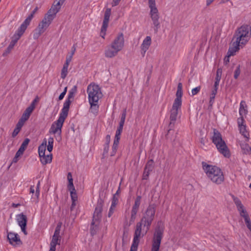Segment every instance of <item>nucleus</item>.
Masks as SVG:
<instances>
[{"instance_id": "nucleus-1", "label": "nucleus", "mask_w": 251, "mask_h": 251, "mask_svg": "<svg viewBox=\"0 0 251 251\" xmlns=\"http://www.w3.org/2000/svg\"><path fill=\"white\" fill-rule=\"evenodd\" d=\"M155 213V207L154 205H150L143 214L140 222L136 224L133 240L140 242L149 230L154 219Z\"/></svg>"}, {"instance_id": "nucleus-17", "label": "nucleus", "mask_w": 251, "mask_h": 251, "mask_svg": "<svg viewBox=\"0 0 251 251\" xmlns=\"http://www.w3.org/2000/svg\"><path fill=\"white\" fill-rule=\"evenodd\" d=\"M16 220L18 225L20 226L22 231L25 234H27L26 226L27 224V217L23 213L18 214L16 216Z\"/></svg>"}, {"instance_id": "nucleus-57", "label": "nucleus", "mask_w": 251, "mask_h": 251, "mask_svg": "<svg viewBox=\"0 0 251 251\" xmlns=\"http://www.w3.org/2000/svg\"><path fill=\"white\" fill-rule=\"evenodd\" d=\"M67 178H68V180H73L72 174H71V173H69L68 174Z\"/></svg>"}, {"instance_id": "nucleus-18", "label": "nucleus", "mask_w": 251, "mask_h": 251, "mask_svg": "<svg viewBox=\"0 0 251 251\" xmlns=\"http://www.w3.org/2000/svg\"><path fill=\"white\" fill-rule=\"evenodd\" d=\"M35 100H34L31 103V104L27 108H26V109L23 114L22 117L19 120V122L24 124L25 121L28 119L30 114L35 108Z\"/></svg>"}, {"instance_id": "nucleus-12", "label": "nucleus", "mask_w": 251, "mask_h": 251, "mask_svg": "<svg viewBox=\"0 0 251 251\" xmlns=\"http://www.w3.org/2000/svg\"><path fill=\"white\" fill-rule=\"evenodd\" d=\"M61 226L57 225L56 227L55 230L52 236L51 241L50 244V249L49 251H55V247L56 245H59L60 242V231Z\"/></svg>"}, {"instance_id": "nucleus-7", "label": "nucleus", "mask_w": 251, "mask_h": 251, "mask_svg": "<svg viewBox=\"0 0 251 251\" xmlns=\"http://www.w3.org/2000/svg\"><path fill=\"white\" fill-rule=\"evenodd\" d=\"M148 6L150 9L149 15L152 21L153 29L154 31L157 33L160 27V24L159 21L160 14L155 0H148Z\"/></svg>"}, {"instance_id": "nucleus-8", "label": "nucleus", "mask_w": 251, "mask_h": 251, "mask_svg": "<svg viewBox=\"0 0 251 251\" xmlns=\"http://www.w3.org/2000/svg\"><path fill=\"white\" fill-rule=\"evenodd\" d=\"M55 17L48 12L44 16V18L39 24L37 28L33 33V38L38 39L43 33L51 23Z\"/></svg>"}, {"instance_id": "nucleus-36", "label": "nucleus", "mask_w": 251, "mask_h": 251, "mask_svg": "<svg viewBox=\"0 0 251 251\" xmlns=\"http://www.w3.org/2000/svg\"><path fill=\"white\" fill-rule=\"evenodd\" d=\"M24 152V151H21V150L19 149L17 152H16L15 157L13 158L12 160V163H17L19 160V158L23 154Z\"/></svg>"}, {"instance_id": "nucleus-15", "label": "nucleus", "mask_w": 251, "mask_h": 251, "mask_svg": "<svg viewBox=\"0 0 251 251\" xmlns=\"http://www.w3.org/2000/svg\"><path fill=\"white\" fill-rule=\"evenodd\" d=\"M141 197L140 196H138L135 201L134 204H133L131 211L130 224L133 223L137 218V215L139 211L141 203Z\"/></svg>"}, {"instance_id": "nucleus-64", "label": "nucleus", "mask_w": 251, "mask_h": 251, "mask_svg": "<svg viewBox=\"0 0 251 251\" xmlns=\"http://www.w3.org/2000/svg\"><path fill=\"white\" fill-rule=\"evenodd\" d=\"M249 187L251 189V183L250 184Z\"/></svg>"}, {"instance_id": "nucleus-62", "label": "nucleus", "mask_w": 251, "mask_h": 251, "mask_svg": "<svg viewBox=\"0 0 251 251\" xmlns=\"http://www.w3.org/2000/svg\"><path fill=\"white\" fill-rule=\"evenodd\" d=\"M106 141L108 142V144L109 143L110 140V136L109 135L106 136Z\"/></svg>"}, {"instance_id": "nucleus-9", "label": "nucleus", "mask_w": 251, "mask_h": 251, "mask_svg": "<svg viewBox=\"0 0 251 251\" xmlns=\"http://www.w3.org/2000/svg\"><path fill=\"white\" fill-rule=\"evenodd\" d=\"M65 119V118L59 116L58 119L52 124L49 129V133L54 135L56 139L58 141L61 139L62 127Z\"/></svg>"}, {"instance_id": "nucleus-51", "label": "nucleus", "mask_w": 251, "mask_h": 251, "mask_svg": "<svg viewBox=\"0 0 251 251\" xmlns=\"http://www.w3.org/2000/svg\"><path fill=\"white\" fill-rule=\"evenodd\" d=\"M220 81V79H215V82L214 83V88L213 89L218 90Z\"/></svg>"}, {"instance_id": "nucleus-20", "label": "nucleus", "mask_w": 251, "mask_h": 251, "mask_svg": "<svg viewBox=\"0 0 251 251\" xmlns=\"http://www.w3.org/2000/svg\"><path fill=\"white\" fill-rule=\"evenodd\" d=\"M151 44V38L150 36H146L143 40L140 46L141 54L143 56H145L147 51L150 48Z\"/></svg>"}, {"instance_id": "nucleus-39", "label": "nucleus", "mask_w": 251, "mask_h": 251, "mask_svg": "<svg viewBox=\"0 0 251 251\" xmlns=\"http://www.w3.org/2000/svg\"><path fill=\"white\" fill-rule=\"evenodd\" d=\"M217 90L215 89H213V90L211 91V93L210 94V101H209V103L211 105H212L214 102V99H215V96L217 94Z\"/></svg>"}, {"instance_id": "nucleus-10", "label": "nucleus", "mask_w": 251, "mask_h": 251, "mask_svg": "<svg viewBox=\"0 0 251 251\" xmlns=\"http://www.w3.org/2000/svg\"><path fill=\"white\" fill-rule=\"evenodd\" d=\"M233 201L237 207L238 210L239 211L241 216L244 218L248 228L251 231V223L248 215L247 213L246 210L244 209V206L242 204L241 201L238 198H234Z\"/></svg>"}, {"instance_id": "nucleus-38", "label": "nucleus", "mask_w": 251, "mask_h": 251, "mask_svg": "<svg viewBox=\"0 0 251 251\" xmlns=\"http://www.w3.org/2000/svg\"><path fill=\"white\" fill-rule=\"evenodd\" d=\"M241 149L243 152L245 154H248L250 153L251 151V147H250L247 144H243L241 145Z\"/></svg>"}, {"instance_id": "nucleus-45", "label": "nucleus", "mask_w": 251, "mask_h": 251, "mask_svg": "<svg viewBox=\"0 0 251 251\" xmlns=\"http://www.w3.org/2000/svg\"><path fill=\"white\" fill-rule=\"evenodd\" d=\"M222 74V69L221 68H218L216 72V76L215 79H220Z\"/></svg>"}, {"instance_id": "nucleus-41", "label": "nucleus", "mask_w": 251, "mask_h": 251, "mask_svg": "<svg viewBox=\"0 0 251 251\" xmlns=\"http://www.w3.org/2000/svg\"><path fill=\"white\" fill-rule=\"evenodd\" d=\"M29 142V140L28 138L25 139L24 141V142L22 143L19 149L21 150V151H25V150L27 148V146Z\"/></svg>"}, {"instance_id": "nucleus-52", "label": "nucleus", "mask_w": 251, "mask_h": 251, "mask_svg": "<svg viewBox=\"0 0 251 251\" xmlns=\"http://www.w3.org/2000/svg\"><path fill=\"white\" fill-rule=\"evenodd\" d=\"M39 185H40V182H39L37 185L36 194H35V196L37 198L38 197L39 194H40Z\"/></svg>"}, {"instance_id": "nucleus-55", "label": "nucleus", "mask_w": 251, "mask_h": 251, "mask_svg": "<svg viewBox=\"0 0 251 251\" xmlns=\"http://www.w3.org/2000/svg\"><path fill=\"white\" fill-rule=\"evenodd\" d=\"M75 51V48L74 46L72 48L71 53H70V54L69 56H71V57L73 58V56L74 55Z\"/></svg>"}, {"instance_id": "nucleus-61", "label": "nucleus", "mask_w": 251, "mask_h": 251, "mask_svg": "<svg viewBox=\"0 0 251 251\" xmlns=\"http://www.w3.org/2000/svg\"><path fill=\"white\" fill-rule=\"evenodd\" d=\"M30 192L32 194H33L34 193V188L33 186H31L30 188Z\"/></svg>"}, {"instance_id": "nucleus-5", "label": "nucleus", "mask_w": 251, "mask_h": 251, "mask_svg": "<svg viewBox=\"0 0 251 251\" xmlns=\"http://www.w3.org/2000/svg\"><path fill=\"white\" fill-rule=\"evenodd\" d=\"M202 168L207 176L213 183L220 184L224 181L223 173L219 167L203 162Z\"/></svg>"}, {"instance_id": "nucleus-4", "label": "nucleus", "mask_w": 251, "mask_h": 251, "mask_svg": "<svg viewBox=\"0 0 251 251\" xmlns=\"http://www.w3.org/2000/svg\"><path fill=\"white\" fill-rule=\"evenodd\" d=\"M125 46V39L122 33H119L113 41L108 45L104 52V56L112 58L117 55L123 50Z\"/></svg>"}, {"instance_id": "nucleus-23", "label": "nucleus", "mask_w": 251, "mask_h": 251, "mask_svg": "<svg viewBox=\"0 0 251 251\" xmlns=\"http://www.w3.org/2000/svg\"><path fill=\"white\" fill-rule=\"evenodd\" d=\"M72 102V100L70 99H67L63 104V107L62 109H61V111L60 113L59 114V116L61 117H62L64 118H66L68 114V111L70 107V105Z\"/></svg>"}, {"instance_id": "nucleus-14", "label": "nucleus", "mask_w": 251, "mask_h": 251, "mask_svg": "<svg viewBox=\"0 0 251 251\" xmlns=\"http://www.w3.org/2000/svg\"><path fill=\"white\" fill-rule=\"evenodd\" d=\"M110 15L111 9L110 8H107L104 12L103 21L100 33V36L103 38H104V36L106 34Z\"/></svg>"}, {"instance_id": "nucleus-33", "label": "nucleus", "mask_w": 251, "mask_h": 251, "mask_svg": "<svg viewBox=\"0 0 251 251\" xmlns=\"http://www.w3.org/2000/svg\"><path fill=\"white\" fill-rule=\"evenodd\" d=\"M182 94V84L181 83H179L177 85V91L176 93V98L175 99L181 100Z\"/></svg>"}, {"instance_id": "nucleus-30", "label": "nucleus", "mask_w": 251, "mask_h": 251, "mask_svg": "<svg viewBox=\"0 0 251 251\" xmlns=\"http://www.w3.org/2000/svg\"><path fill=\"white\" fill-rule=\"evenodd\" d=\"M120 139V136L115 135L113 145L112 146V151L111 152V156L114 155L117 151Z\"/></svg>"}, {"instance_id": "nucleus-11", "label": "nucleus", "mask_w": 251, "mask_h": 251, "mask_svg": "<svg viewBox=\"0 0 251 251\" xmlns=\"http://www.w3.org/2000/svg\"><path fill=\"white\" fill-rule=\"evenodd\" d=\"M162 236V230L158 229L155 231L153 238L151 251H159Z\"/></svg>"}, {"instance_id": "nucleus-43", "label": "nucleus", "mask_w": 251, "mask_h": 251, "mask_svg": "<svg viewBox=\"0 0 251 251\" xmlns=\"http://www.w3.org/2000/svg\"><path fill=\"white\" fill-rule=\"evenodd\" d=\"M18 40H17L16 38L13 37V39L12 40L11 42L10 43V45H9L7 48L8 52H10V50L13 49V47L14 46L15 44Z\"/></svg>"}, {"instance_id": "nucleus-3", "label": "nucleus", "mask_w": 251, "mask_h": 251, "mask_svg": "<svg viewBox=\"0 0 251 251\" xmlns=\"http://www.w3.org/2000/svg\"><path fill=\"white\" fill-rule=\"evenodd\" d=\"M88 101L90 105V111L94 114H97L99 111V101L103 97L101 90L98 84L91 83L87 88Z\"/></svg>"}, {"instance_id": "nucleus-13", "label": "nucleus", "mask_w": 251, "mask_h": 251, "mask_svg": "<svg viewBox=\"0 0 251 251\" xmlns=\"http://www.w3.org/2000/svg\"><path fill=\"white\" fill-rule=\"evenodd\" d=\"M237 124L240 133L248 141L250 139V134L247 129L245 121L243 118H238Z\"/></svg>"}, {"instance_id": "nucleus-19", "label": "nucleus", "mask_w": 251, "mask_h": 251, "mask_svg": "<svg viewBox=\"0 0 251 251\" xmlns=\"http://www.w3.org/2000/svg\"><path fill=\"white\" fill-rule=\"evenodd\" d=\"M7 238L10 244L14 246H18L22 244L20 237L17 233L10 232L8 233Z\"/></svg>"}, {"instance_id": "nucleus-60", "label": "nucleus", "mask_w": 251, "mask_h": 251, "mask_svg": "<svg viewBox=\"0 0 251 251\" xmlns=\"http://www.w3.org/2000/svg\"><path fill=\"white\" fill-rule=\"evenodd\" d=\"M69 65V64L65 63V64L63 65V68H65V69H68Z\"/></svg>"}, {"instance_id": "nucleus-28", "label": "nucleus", "mask_w": 251, "mask_h": 251, "mask_svg": "<svg viewBox=\"0 0 251 251\" xmlns=\"http://www.w3.org/2000/svg\"><path fill=\"white\" fill-rule=\"evenodd\" d=\"M126 111H125L122 115L121 121L120 122L119 127L117 129V130H116V134H115L116 135L119 136H120V135H121V134L122 130H123V126H124V124L125 123V119H126Z\"/></svg>"}, {"instance_id": "nucleus-40", "label": "nucleus", "mask_w": 251, "mask_h": 251, "mask_svg": "<svg viewBox=\"0 0 251 251\" xmlns=\"http://www.w3.org/2000/svg\"><path fill=\"white\" fill-rule=\"evenodd\" d=\"M139 242L133 240L130 251H137Z\"/></svg>"}, {"instance_id": "nucleus-29", "label": "nucleus", "mask_w": 251, "mask_h": 251, "mask_svg": "<svg viewBox=\"0 0 251 251\" xmlns=\"http://www.w3.org/2000/svg\"><path fill=\"white\" fill-rule=\"evenodd\" d=\"M47 140L46 138H45L42 143L41 145L39 146L38 147V153L39 155H43L44 154H45L46 148H47Z\"/></svg>"}, {"instance_id": "nucleus-34", "label": "nucleus", "mask_w": 251, "mask_h": 251, "mask_svg": "<svg viewBox=\"0 0 251 251\" xmlns=\"http://www.w3.org/2000/svg\"><path fill=\"white\" fill-rule=\"evenodd\" d=\"M182 104V100L175 99L173 104L172 109L179 111L180 109Z\"/></svg>"}, {"instance_id": "nucleus-26", "label": "nucleus", "mask_w": 251, "mask_h": 251, "mask_svg": "<svg viewBox=\"0 0 251 251\" xmlns=\"http://www.w3.org/2000/svg\"><path fill=\"white\" fill-rule=\"evenodd\" d=\"M40 161L43 165H46L51 163L52 159V155L50 152L49 154H44L43 155H40Z\"/></svg>"}, {"instance_id": "nucleus-22", "label": "nucleus", "mask_w": 251, "mask_h": 251, "mask_svg": "<svg viewBox=\"0 0 251 251\" xmlns=\"http://www.w3.org/2000/svg\"><path fill=\"white\" fill-rule=\"evenodd\" d=\"M153 168H154V164H153V161L152 160H149L147 162V163L145 167L143 175V179H148V178L150 174V173L153 170Z\"/></svg>"}, {"instance_id": "nucleus-50", "label": "nucleus", "mask_w": 251, "mask_h": 251, "mask_svg": "<svg viewBox=\"0 0 251 251\" xmlns=\"http://www.w3.org/2000/svg\"><path fill=\"white\" fill-rule=\"evenodd\" d=\"M227 56H226L224 59V62L226 64H227L229 62V57L230 56H232L233 55H230L229 53V50L227 52Z\"/></svg>"}, {"instance_id": "nucleus-47", "label": "nucleus", "mask_w": 251, "mask_h": 251, "mask_svg": "<svg viewBox=\"0 0 251 251\" xmlns=\"http://www.w3.org/2000/svg\"><path fill=\"white\" fill-rule=\"evenodd\" d=\"M201 90V86H198L196 88L192 89L191 91L192 96L196 95Z\"/></svg>"}, {"instance_id": "nucleus-46", "label": "nucleus", "mask_w": 251, "mask_h": 251, "mask_svg": "<svg viewBox=\"0 0 251 251\" xmlns=\"http://www.w3.org/2000/svg\"><path fill=\"white\" fill-rule=\"evenodd\" d=\"M240 74V66H238L236 70H235L234 71V78L235 79H237L238 76H239Z\"/></svg>"}, {"instance_id": "nucleus-16", "label": "nucleus", "mask_w": 251, "mask_h": 251, "mask_svg": "<svg viewBox=\"0 0 251 251\" xmlns=\"http://www.w3.org/2000/svg\"><path fill=\"white\" fill-rule=\"evenodd\" d=\"M32 19V16H28L27 18L25 20L23 23L21 25L15 34L14 35V38L17 40H19L21 36L23 34L27 26L29 25L31 19Z\"/></svg>"}, {"instance_id": "nucleus-32", "label": "nucleus", "mask_w": 251, "mask_h": 251, "mask_svg": "<svg viewBox=\"0 0 251 251\" xmlns=\"http://www.w3.org/2000/svg\"><path fill=\"white\" fill-rule=\"evenodd\" d=\"M24 125V124L22 123L19 121L18 122V123L16 125V127L15 128L12 134V136L13 137H15L18 135Z\"/></svg>"}, {"instance_id": "nucleus-31", "label": "nucleus", "mask_w": 251, "mask_h": 251, "mask_svg": "<svg viewBox=\"0 0 251 251\" xmlns=\"http://www.w3.org/2000/svg\"><path fill=\"white\" fill-rule=\"evenodd\" d=\"M178 111L176 110H174L171 109L170 111V126H171V125H174L175 122L176 120V117L178 114Z\"/></svg>"}, {"instance_id": "nucleus-42", "label": "nucleus", "mask_w": 251, "mask_h": 251, "mask_svg": "<svg viewBox=\"0 0 251 251\" xmlns=\"http://www.w3.org/2000/svg\"><path fill=\"white\" fill-rule=\"evenodd\" d=\"M70 194L71 197V199L72 201H77V194L76 193L75 189V191H72L70 190Z\"/></svg>"}, {"instance_id": "nucleus-25", "label": "nucleus", "mask_w": 251, "mask_h": 251, "mask_svg": "<svg viewBox=\"0 0 251 251\" xmlns=\"http://www.w3.org/2000/svg\"><path fill=\"white\" fill-rule=\"evenodd\" d=\"M101 212V207L100 206L96 207L94 213L93 222L92 223V226H94L95 225H96V226L97 225L99 220L100 217Z\"/></svg>"}, {"instance_id": "nucleus-21", "label": "nucleus", "mask_w": 251, "mask_h": 251, "mask_svg": "<svg viewBox=\"0 0 251 251\" xmlns=\"http://www.w3.org/2000/svg\"><path fill=\"white\" fill-rule=\"evenodd\" d=\"M64 1L65 0H56L48 12L55 17L56 14L59 11Z\"/></svg>"}, {"instance_id": "nucleus-27", "label": "nucleus", "mask_w": 251, "mask_h": 251, "mask_svg": "<svg viewBox=\"0 0 251 251\" xmlns=\"http://www.w3.org/2000/svg\"><path fill=\"white\" fill-rule=\"evenodd\" d=\"M118 203V198L114 195L112 200L111 205L110 207L108 216L110 217L116 209V207Z\"/></svg>"}, {"instance_id": "nucleus-6", "label": "nucleus", "mask_w": 251, "mask_h": 251, "mask_svg": "<svg viewBox=\"0 0 251 251\" xmlns=\"http://www.w3.org/2000/svg\"><path fill=\"white\" fill-rule=\"evenodd\" d=\"M212 140L220 153L222 154L226 157H229L230 156V152L227 146L222 139L221 133L215 129L213 130Z\"/></svg>"}, {"instance_id": "nucleus-58", "label": "nucleus", "mask_w": 251, "mask_h": 251, "mask_svg": "<svg viewBox=\"0 0 251 251\" xmlns=\"http://www.w3.org/2000/svg\"><path fill=\"white\" fill-rule=\"evenodd\" d=\"M121 0H113V5L115 6L118 4Z\"/></svg>"}, {"instance_id": "nucleus-49", "label": "nucleus", "mask_w": 251, "mask_h": 251, "mask_svg": "<svg viewBox=\"0 0 251 251\" xmlns=\"http://www.w3.org/2000/svg\"><path fill=\"white\" fill-rule=\"evenodd\" d=\"M67 90V87H66L64 88V91L63 92H62L60 94V95H59V98H58L59 100H62L64 98L65 95L66 94Z\"/></svg>"}, {"instance_id": "nucleus-59", "label": "nucleus", "mask_w": 251, "mask_h": 251, "mask_svg": "<svg viewBox=\"0 0 251 251\" xmlns=\"http://www.w3.org/2000/svg\"><path fill=\"white\" fill-rule=\"evenodd\" d=\"M37 10V8L36 7L34 9V10L32 12V13L29 15V16H32V18L33 17V16L34 14L36 13V11Z\"/></svg>"}, {"instance_id": "nucleus-35", "label": "nucleus", "mask_w": 251, "mask_h": 251, "mask_svg": "<svg viewBox=\"0 0 251 251\" xmlns=\"http://www.w3.org/2000/svg\"><path fill=\"white\" fill-rule=\"evenodd\" d=\"M48 145L47 144V150L49 152H51L53 150L54 139L52 137H50L47 141Z\"/></svg>"}, {"instance_id": "nucleus-48", "label": "nucleus", "mask_w": 251, "mask_h": 251, "mask_svg": "<svg viewBox=\"0 0 251 251\" xmlns=\"http://www.w3.org/2000/svg\"><path fill=\"white\" fill-rule=\"evenodd\" d=\"M69 184H68V189L69 190H72V191H75V187L73 184V180H69Z\"/></svg>"}, {"instance_id": "nucleus-2", "label": "nucleus", "mask_w": 251, "mask_h": 251, "mask_svg": "<svg viewBox=\"0 0 251 251\" xmlns=\"http://www.w3.org/2000/svg\"><path fill=\"white\" fill-rule=\"evenodd\" d=\"M251 29L248 25H243L237 29L232 38L231 45L229 49L230 55H234L240 48H243L249 41Z\"/></svg>"}, {"instance_id": "nucleus-63", "label": "nucleus", "mask_w": 251, "mask_h": 251, "mask_svg": "<svg viewBox=\"0 0 251 251\" xmlns=\"http://www.w3.org/2000/svg\"><path fill=\"white\" fill-rule=\"evenodd\" d=\"M19 205H20V204H19V203H18V204L13 203L12 204V206L14 207H17Z\"/></svg>"}, {"instance_id": "nucleus-53", "label": "nucleus", "mask_w": 251, "mask_h": 251, "mask_svg": "<svg viewBox=\"0 0 251 251\" xmlns=\"http://www.w3.org/2000/svg\"><path fill=\"white\" fill-rule=\"evenodd\" d=\"M76 202H77V201H72V205H71V210L72 211H73L74 209H75V206L76 205Z\"/></svg>"}, {"instance_id": "nucleus-44", "label": "nucleus", "mask_w": 251, "mask_h": 251, "mask_svg": "<svg viewBox=\"0 0 251 251\" xmlns=\"http://www.w3.org/2000/svg\"><path fill=\"white\" fill-rule=\"evenodd\" d=\"M68 69L62 68L61 73V77L62 78L64 79L66 77L68 73Z\"/></svg>"}, {"instance_id": "nucleus-24", "label": "nucleus", "mask_w": 251, "mask_h": 251, "mask_svg": "<svg viewBox=\"0 0 251 251\" xmlns=\"http://www.w3.org/2000/svg\"><path fill=\"white\" fill-rule=\"evenodd\" d=\"M239 112L240 116L239 118H243L244 119L248 113L247 105L245 101L242 100L241 101Z\"/></svg>"}, {"instance_id": "nucleus-37", "label": "nucleus", "mask_w": 251, "mask_h": 251, "mask_svg": "<svg viewBox=\"0 0 251 251\" xmlns=\"http://www.w3.org/2000/svg\"><path fill=\"white\" fill-rule=\"evenodd\" d=\"M77 91V87L76 86H74L72 89L69 91V95L68 96V99H70V100H73L75 95Z\"/></svg>"}, {"instance_id": "nucleus-56", "label": "nucleus", "mask_w": 251, "mask_h": 251, "mask_svg": "<svg viewBox=\"0 0 251 251\" xmlns=\"http://www.w3.org/2000/svg\"><path fill=\"white\" fill-rule=\"evenodd\" d=\"M215 0H206V6H209Z\"/></svg>"}, {"instance_id": "nucleus-54", "label": "nucleus", "mask_w": 251, "mask_h": 251, "mask_svg": "<svg viewBox=\"0 0 251 251\" xmlns=\"http://www.w3.org/2000/svg\"><path fill=\"white\" fill-rule=\"evenodd\" d=\"M72 57H71V56H69V55L67 56L66 57V59L65 63L70 64V62L72 60Z\"/></svg>"}]
</instances>
